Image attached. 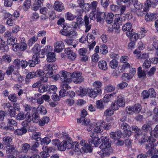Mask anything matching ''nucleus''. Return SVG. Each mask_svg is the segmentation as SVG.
Returning <instances> with one entry per match:
<instances>
[{"label":"nucleus","mask_w":158,"mask_h":158,"mask_svg":"<svg viewBox=\"0 0 158 158\" xmlns=\"http://www.w3.org/2000/svg\"><path fill=\"white\" fill-rule=\"evenodd\" d=\"M6 23L7 25L10 26H12L15 24V20L14 19L10 18L8 19Z\"/></svg>","instance_id":"774afa93"},{"label":"nucleus","mask_w":158,"mask_h":158,"mask_svg":"<svg viewBox=\"0 0 158 158\" xmlns=\"http://www.w3.org/2000/svg\"><path fill=\"white\" fill-rule=\"evenodd\" d=\"M114 17V15L112 13H109L106 18V23L108 24H110L112 23Z\"/></svg>","instance_id":"37998d69"},{"label":"nucleus","mask_w":158,"mask_h":158,"mask_svg":"<svg viewBox=\"0 0 158 158\" xmlns=\"http://www.w3.org/2000/svg\"><path fill=\"white\" fill-rule=\"evenodd\" d=\"M105 14L104 12L101 11L99 8H97L96 17L98 21H102L105 19Z\"/></svg>","instance_id":"aec40b11"},{"label":"nucleus","mask_w":158,"mask_h":158,"mask_svg":"<svg viewBox=\"0 0 158 158\" xmlns=\"http://www.w3.org/2000/svg\"><path fill=\"white\" fill-rule=\"evenodd\" d=\"M84 19L85 26L86 27L85 31L86 32H87L91 29V25L90 24L89 18L87 15H85L84 16Z\"/></svg>","instance_id":"393cba45"},{"label":"nucleus","mask_w":158,"mask_h":158,"mask_svg":"<svg viewBox=\"0 0 158 158\" xmlns=\"http://www.w3.org/2000/svg\"><path fill=\"white\" fill-rule=\"evenodd\" d=\"M2 60L6 63H9L11 61V58L10 55L6 54L3 56Z\"/></svg>","instance_id":"603ef678"},{"label":"nucleus","mask_w":158,"mask_h":158,"mask_svg":"<svg viewBox=\"0 0 158 158\" xmlns=\"http://www.w3.org/2000/svg\"><path fill=\"white\" fill-rule=\"evenodd\" d=\"M132 129L135 134L134 135L135 140H138L139 142L140 143L146 142L147 138H148L146 134H142L141 131L136 126H132Z\"/></svg>","instance_id":"20e7f679"},{"label":"nucleus","mask_w":158,"mask_h":158,"mask_svg":"<svg viewBox=\"0 0 158 158\" xmlns=\"http://www.w3.org/2000/svg\"><path fill=\"white\" fill-rule=\"evenodd\" d=\"M116 93V92H115L110 94H106L103 98V101L105 102H107L111 101L113 99Z\"/></svg>","instance_id":"4be33fe9"},{"label":"nucleus","mask_w":158,"mask_h":158,"mask_svg":"<svg viewBox=\"0 0 158 158\" xmlns=\"http://www.w3.org/2000/svg\"><path fill=\"white\" fill-rule=\"evenodd\" d=\"M77 17L69 12L66 13L65 14V19L69 20H73Z\"/></svg>","instance_id":"a18cd8bd"},{"label":"nucleus","mask_w":158,"mask_h":158,"mask_svg":"<svg viewBox=\"0 0 158 158\" xmlns=\"http://www.w3.org/2000/svg\"><path fill=\"white\" fill-rule=\"evenodd\" d=\"M44 0H35V3L33 7V10L35 11L38 10L41 7V4L43 3Z\"/></svg>","instance_id":"c756f323"},{"label":"nucleus","mask_w":158,"mask_h":158,"mask_svg":"<svg viewBox=\"0 0 158 158\" xmlns=\"http://www.w3.org/2000/svg\"><path fill=\"white\" fill-rule=\"evenodd\" d=\"M53 7L55 10L59 12H61L64 9L62 3L58 1L55 2Z\"/></svg>","instance_id":"2eb2a0df"},{"label":"nucleus","mask_w":158,"mask_h":158,"mask_svg":"<svg viewBox=\"0 0 158 158\" xmlns=\"http://www.w3.org/2000/svg\"><path fill=\"white\" fill-rule=\"evenodd\" d=\"M111 106L112 109L114 110H116L118 109L120 107L118 106V104L117 102L116 101H113L111 104Z\"/></svg>","instance_id":"bf43d9fd"},{"label":"nucleus","mask_w":158,"mask_h":158,"mask_svg":"<svg viewBox=\"0 0 158 158\" xmlns=\"http://www.w3.org/2000/svg\"><path fill=\"white\" fill-rule=\"evenodd\" d=\"M82 73L78 71H76L71 73V80L75 83L79 84L84 80V78L82 76Z\"/></svg>","instance_id":"39448f33"},{"label":"nucleus","mask_w":158,"mask_h":158,"mask_svg":"<svg viewBox=\"0 0 158 158\" xmlns=\"http://www.w3.org/2000/svg\"><path fill=\"white\" fill-rule=\"evenodd\" d=\"M70 142L71 143L72 145V147L70 149H72L75 152H78L80 150V146L78 143L77 142H73L72 143L71 142Z\"/></svg>","instance_id":"f704fd0d"},{"label":"nucleus","mask_w":158,"mask_h":158,"mask_svg":"<svg viewBox=\"0 0 158 158\" xmlns=\"http://www.w3.org/2000/svg\"><path fill=\"white\" fill-rule=\"evenodd\" d=\"M27 132L26 128L22 127L21 128L17 129L14 131V133L15 135H21L26 133Z\"/></svg>","instance_id":"b1692460"},{"label":"nucleus","mask_w":158,"mask_h":158,"mask_svg":"<svg viewBox=\"0 0 158 158\" xmlns=\"http://www.w3.org/2000/svg\"><path fill=\"white\" fill-rule=\"evenodd\" d=\"M38 111L42 115H45L47 112L46 108L42 106H39L38 107Z\"/></svg>","instance_id":"c03bdc74"},{"label":"nucleus","mask_w":158,"mask_h":158,"mask_svg":"<svg viewBox=\"0 0 158 158\" xmlns=\"http://www.w3.org/2000/svg\"><path fill=\"white\" fill-rule=\"evenodd\" d=\"M117 102L120 107H123L125 104V101L124 98L121 97L118 98L117 100Z\"/></svg>","instance_id":"58836bf2"},{"label":"nucleus","mask_w":158,"mask_h":158,"mask_svg":"<svg viewBox=\"0 0 158 158\" xmlns=\"http://www.w3.org/2000/svg\"><path fill=\"white\" fill-rule=\"evenodd\" d=\"M53 74V72H48L47 73L45 76H43L40 78V81L41 83V82H47L48 80V78L52 77V74Z\"/></svg>","instance_id":"a878e982"},{"label":"nucleus","mask_w":158,"mask_h":158,"mask_svg":"<svg viewBox=\"0 0 158 158\" xmlns=\"http://www.w3.org/2000/svg\"><path fill=\"white\" fill-rule=\"evenodd\" d=\"M158 5V0H147L145 5L147 10H149V8L152 7L155 8Z\"/></svg>","instance_id":"9d476101"},{"label":"nucleus","mask_w":158,"mask_h":158,"mask_svg":"<svg viewBox=\"0 0 158 158\" xmlns=\"http://www.w3.org/2000/svg\"><path fill=\"white\" fill-rule=\"evenodd\" d=\"M50 121L48 117L45 116L42 118L39 121V125L40 126H43L46 123H48Z\"/></svg>","instance_id":"72a5a7b5"},{"label":"nucleus","mask_w":158,"mask_h":158,"mask_svg":"<svg viewBox=\"0 0 158 158\" xmlns=\"http://www.w3.org/2000/svg\"><path fill=\"white\" fill-rule=\"evenodd\" d=\"M55 51L57 52H60L62 51L64 48V43L61 41L56 42L55 45Z\"/></svg>","instance_id":"ddd939ff"},{"label":"nucleus","mask_w":158,"mask_h":158,"mask_svg":"<svg viewBox=\"0 0 158 158\" xmlns=\"http://www.w3.org/2000/svg\"><path fill=\"white\" fill-rule=\"evenodd\" d=\"M151 124L149 123L145 124L142 127L143 130L145 132H148L151 130Z\"/></svg>","instance_id":"49530a36"},{"label":"nucleus","mask_w":158,"mask_h":158,"mask_svg":"<svg viewBox=\"0 0 158 158\" xmlns=\"http://www.w3.org/2000/svg\"><path fill=\"white\" fill-rule=\"evenodd\" d=\"M77 35V33L73 29H71L69 31L68 37H73L74 36H76Z\"/></svg>","instance_id":"338daca9"},{"label":"nucleus","mask_w":158,"mask_h":158,"mask_svg":"<svg viewBox=\"0 0 158 158\" xmlns=\"http://www.w3.org/2000/svg\"><path fill=\"white\" fill-rule=\"evenodd\" d=\"M115 89V87L111 85H107L106 87V90L107 92H110L114 91Z\"/></svg>","instance_id":"0e129e2a"},{"label":"nucleus","mask_w":158,"mask_h":158,"mask_svg":"<svg viewBox=\"0 0 158 158\" xmlns=\"http://www.w3.org/2000/svg\"><path fill=\"white\" fill-rule=\"evenodd\" d=\"M47 89L48 86L46 84L40 83L39 86L38 90L40 92L43 93L46 92L47 91Z\"/></svg>","instance_id":"c9c22d12"},{"label":"nucleus","mask_w":158,"mask_h":158,"mask_svg":"<svg viewBox=\"0 0 158 158\" xmlns=\"http://www.w3.org/2000/svg\"><path fill=\"white\" fill-rule=\"evenodd\" d=\"M133 106H127L126 108V112L129 114H132L135 113L134 110Z\"/></svg>","instance_id":"e2e57ef3"},{"label":"nucleus","mask_w":158,"mask_h":158,"mask_svg":"<svg viewBox=\"0 0 158 158\" xmlns=\"http://www.w3.org/2000/svg\"><path fill=\"white\" fill-rule=\"evenodd\" d=\"M61 74L60 80L62 83H69L72 81L71 77V73L64 71H62L60 72Z\"/></svg>","instance_id":"0eeeda50"},{"label":"nucleus","mask_w":158,"mask_h":158,"mask_svg":"<svg viewBox=\"0 0 158 158\" xmlns=\"http://www.w3.org/2000/svg\"><path fill=\"white\" fill-rule=\"evenodd\" d=\"M122 29L123 31L127 32L131 31H133L132 29V26L131 23H127L123 27Z\"/></svg>","instance_id":"2f4dec72"},{"label":"nucleus","mask_w":158,"mask_h":158,"mask_svg":"<svg viewBox=\"0 0 158 158\" xmlns=\"http://www.w3.org/2000/svg\"><path fill=\"white\" fill-rule=\"evenodd\" d=\"M72 147L71 143L69 141H64L58 146V149L61 151H64L66 148L70 149Z\"/></svg>","instance_id":"6e6552de"},{"label":"nucleus","mask_w":158,"mask_h":158,"mask_svg":"<svg viewBox=\"0 0 158 158\" xmlns=\"http://www.w3.org/2000/svg\"><path fill=\"white\" fill-rule=\"evenodd\" d=\"M3 143L5 145H10L12 143V139L10 136H6L3 138Z\"/></svg>","instance_id":"e433bc0d"},{"label":"nucleus","mask_w":158,"mask_h":158,"mask_svg":"<svg viewBox=\"0 0 158 158\" xmlns=\"http://www.w3.org/2000/svg\"><path fill=\"white\" fill-rule=\"evenodd\" d=\"M137 74L138 77L139 78H144L146 77L145 72L142 70L141 67H139L138 69Z\"/></svg>","instance_id":"473e14b6"},{"label":"nucleus","mask_w":158,"mask_h":158,"mask_svg":"<svg viewBox=\"0 0 158 158\" xmlns=\"http://www.w3.org/2000/svg\"><path fill=\"white\" fill-rule=\"evenodd\" d=\"M104 122L102 121H99L96 123H94L90 124V126L87 127V130L90 132V136L94 138V133H99L103 131L102 127Z\"/></svg>","instance_id":"7ed1b4c3"},{"label":"nucleus","mask_w":158,"mask_h":158,"mask_svg":"<svg viewBox=\"0 0 158 158\" xmlns=\"http://www.w3.org/2000/svg\"><path fill=\"white\" fill-rule=\"evenodd\" d=\"M151 62L148 60H145L143 64V67L146 69L149 68L151 66Z\"/></svg>","instance_id":"69168bd1"},{"label":"nucleus","mask_w":158,"mask_h":158,"mask_svg":"<svg viewBox=\"0 0 158 158\" xmlns=\"http://www.w3.org/2000/svg\"><path fill=\"white\" fill-rule=\"evenodd\" d=\"M31 1L30 0H26L23 4V8L25 10L29 9L31 6Z\"/></svg>","instance_id":"de8ad7c7"},{"label":"nucleus","mask_w":158,"mask_h":158,"mask_svg":"<svg viewBox=\"0 0 158 158\" xmlns=\"http://www.w3.org/2000/svg\"><path fill=\"white\" fill-rule=\"evenodd\" d=\"M150 136H148L147 135L148 137H150V139L151 140L152 139H155L154 138H152V137L155 138H158V131H156L154 130H153L151 131L150 133Z\"/></svg>","instance_id":"3c124183"},{"label":"nucleus","mask_w":158,"mask_h":158,"mask_svg":"<svg viewBox=\"0 0 158 158\" xmlns=\"http://www.w3.org/2000/svg\"><path fill=\"white\" fill-rule=\"evenodd\" d=\"M77 122L78 123H81L82 125H86L89 123V120L88 119L81 117L80 119L77 120Z\"/></svg>","instance_id":"7c9ffc66"},{"label":"nucleus","mask_w":158,"mask_h":158,"mask_svg":"<svg viewBox=\"0 0 158 158\" xmlns=\"http://www.w3.org/2000/svg\"><path fill=\"white\" fill-rule=\"evenodd\" d=\"M25 118V115L23 112H20L16 116V118L19 120H24Z\"/></svg>","instance_id":"13d9d810"},{"label":"nucleus","mask_w":158,"mask_h":158,"mask_svg":"<svg viewBox=\"0 0 158 158\" xmlns=\"http://www.w3.org/2000/svg\"><path fill=\"white\" fill-rule=\"evenodd\" d=\"M98 4V2L96 1H93L90 4L91 9L93 11L97 10V7Z\"/></svg>","instance_id":"052dcab7"},{"label":"nucleus","mask_w":158,"mask_h":158,"mask_svg":"<svg viewBox=\"0 0 158 158\" xmlns=\"http://www.w3.org/2000/svg\"><path fill=\"white\" fill-rule=\"evenodd\" d=\"M133 107L134 109V112L135 113H139L141 109V106L139 104H135Z\"/></svg>","instance_id":"5fc2aeb1"},{"label":"nucleus","mask_w":158,"mask_h":158,"mask_svg":"<svg viewBox=\"0 0 158 158\" xmlns=\"http://www.w3.org/2000/svg\"><path fill=\"white\" fill-rule=\"evenodd\" d=\"M57 68V65L54 64H52L48 65H46L44 67V69L48 72H52L53 70H55Z\"/></svg>","instance_id":"f3484780"},{"label":"nucleus","mask_w":158,"mask_h":158,"mask_svg":"<svg viewBox=\"0 0 158 158\" xmlns=\"http://www.w3.org/2000/svg\"><path fill=\"white\" fill-rule=\"evenodd\" d=\"M32 60H30V66L31 67H34L35 65L39 63L40 61L38 56L36 54H34L33 56Z\"/></svg>","instance_id":"a211bd4d"},{"label":"nucleus","mask_w":158,"mask_h":158,"mask_svg":"<svg viewBox=\"0 0 158 158\" xmlns=\"http://www.w3.org/2000/svg\"><path fill=\"white\" fill-rule=\"evenodd\" d=\"M114 23L112 25L113 28L115 29H118L120 26L122 24V21L119 16V15H115Z\"/></svg>","instance_id":"f8f14e48"},{"label":"nucleus","mask_w":158,"mask_h":158,"mask_svg":"<svg viewBox=\"0 0 158 158\" xmlns=\"http://www.w3.org/2000/svg\"><path fill=\"white\" fill-rule=\"evenodd\" d=\"M157 14L155 13H147L145 17V20L147 21H151L157 18Z\"/></svg>","instance_id":"6ab92c4d"},{"label":"nucleus","mask_w":158,"mask_h":158,"mask_svg":"<svg viewBox=\"0 0 158 158\" xmlns=\"http://www.w3.org/2000/svg\"><path fill=\"white\" fill-rule=\"evenodd\" d=\"M7 149L6 150L7 153H15L17 152V150L16 148L13 145H7L6 147Z\"/></svg>","instance_id":"cd10ccee"},{"label":"nucleus","mask_w":158,"mask_h":158,"mask_svg":"<svg viewBox=\"0 0 158 158\" xmlns=\"http://www.w3.org/2000/svg\"><path fill=\"white\" fill-rule=\"evenodd\" d=\"M39 141L42 145H48L50 143L51 140L49 138L46 137L44 138H40Z\"/></svg>","instance_id":"a19ab883"},{"label":"nucleus","mask_w":158,"mask_h":158,"mask_svg":"<svg viewBox=\"0 0 158 158\" xmlns=\"http://www.w3.org/2000/svg\"><path fill=\"white\" fill-rule=\"evenodd\" d=\"M38 39V38L37 36H34L28 40V45L30 46H31L33 44H34L37 41Z\"/></svg>","instance_id":"8fccbe9b"},{"label":"nucleus","mask_w":158,"mask_h":158,"mask_svg":"<svg viewBox=\"0 0 158 158\" xmlns=\"http://www.w3.org/2000/svg\"><path fill=\"white\" fill-rule=\"evenodd\" d=\"M98 66L100 69L104 71H106L108 69L107 63L105 60L100 61L98 63Z\"/></svg>","instance_id":"5701e85b"},{"label":"nucleus","mask_w":158,"mask_h":158,"mask_svg":"<svg viewBox=\"0 0 158 158\" xmlns=\"http://www.w3.org/2000/svg\"><path fill=\"white\" fill-rule=\"evenodd\" d=\"M121 128L124 131V136L126 137H129L131 135V132L130 126L127 123H122L121 125Z\"/></svg>","instance_id":"1a4fd4ad"},{"label":"nucleus","mask_w":158,"mask_h":158,"mask_svg":"<svg viewBox=\"0 0 158 158\" xmlns=\"http://www.w3.org/2000/svg\"><path fill=\"white\" fill-rule=\"evenodd\" d=\"M156 141V139H152V140L151 139L150 137L147 138V140L146 141L148 142H152V143H149L147 144L146 146V148L149 150L147 152L146 155L147 156L150 155L152 154V149L156 148V144L154 143Z\"/></svg>","instance_id":"423d86ee"},{"label":"nucleus","mask_w":158,"mask_h":158,"mask_svg":"<svg viewBox=\"0 0 158 158\" xmlns=\"http://www.w3.org/2000/svg\"><path fill=\"white\" fill-rule=\"evenodd\" d=\"M89 145L84 140H82L80 142V144L82 146L80 149V152L81 153H87L91 152L92 148L91 147H97L100 143V139L98 137L93 138L88 140Z\"/></svg>","instance_id":"f257e3e1"},{"label":"nucleus","mask_w":158,"mask_h":158,"mask_svg":"<svg viewBox=\"0 0 158 158\" xmlns=\"http://www.w3.org/2000/svg\"><path fill=\"white\" fill-rule=\"evenodd\" d=\"M40 133L38 132H35L33 133L31 136V139H32L36 140L38 141L40 140V137L39 136L40 135Z\"/></svg>","instance_id":"09e8293b"},{"label":"nucleus","mask_w":158,"mask_h":158,"mask_svg":"<svg viewBox=\"0 0 158 158\" xmlns=\"http://www.w3.org/2000/svg\"><path fill=\"white\" fill-rule=\"evenodd\" d=\"M87 41L89 44H91L93 42H95L94 41V37L93 35L88 34L87 35Z\"/></svg>","instance_id":"680f3d73"},{"label":"nucleus","mask_w":158,"mask_h":158,"mask_svg":"<svg viewBox=\"0 0 158 158\" xmlns=\"http://www.w3.org/2000/svg\"><path fill=\"white\" fill-rule=\"evenodd\" d=\"M88 89L81 87L79 88V90L77 93V94L79 96L83 97L85 96L88 94Z\"/></svg>","instance_id":"bb28decb"},{"label":"nucleus","mask_w":158,"mask_h":158,"mask_svg":"<svg viewBox=\"0 0 158 158\" xmlns=\"http://www.w3.org/2000/svg\"><path fill=\"white\" fill-rule=\"evenodd\" d=\"M17 40L15 38L13 37H11L8 38L7 40V43L8 44L13 45L16 42Z\"/></svg>","instance_id":"4d7b16f0"},{"label":"nucleus","mask_w":158,"mask_h":158,"mask_svg":"<svg viewBox=\"0 0 158 158\" xmlns=\"http://www.w3.org/2000/svg\"><path fill=\"white\" fill-rule=\"evenodd\" d=\"M133 3L134 7L137 9L141 10L143 7V4L139 2L138 0H135L132 2Z\"/></svg>","instance_id":"ea45409f"},{"label":"nucleus","mask_w":158,"mask_h":158,"mask_svg":"<svg viewBox=\"0 0 158 158\" xmlns=\"http://www.w3.org/2000/svg\"><path fill=\"white\" fill-rule=\"evenodd\" d=\"M121 132L119 130H116L115 131H112L110 134V137L114 140H118L121 137Z\"/></svg>","instance_id":"4468645a"},{"label":"nucleus","mask_w":158,"mask_h":158,"mask_svg":"<svg viewBox=\"0 0 158 158\" xmlns=\"http://www.w3.org/2000/svg\"><path fill=\"white\" fill-rule=\"evenodd\" d=\"M118 62L116 59H113L110 61L109 63V65L111 69H115L117 67Z\"/></svg>","instance_id":"4c0bfd02"},{"label":"nucleus","mask_w":158,"mask_h":158,"mask_svg":"<svg viewBox=\"0 0 158 158\" xmlns=\"http://www.w3.org/2000/svg\"><path fill=\"white\" fill-rule=\"evenodd\" d=\"M47 60L48 62H53L56 60V55L53 52H48L47 55Z\"/></svg>","instance_id":"412c9836"},{"label":"nucleus","mask_w":158,"mask_h":158,"mask_svg":"<svg viewBox=\"0 0 158 158\" xmlns=\"http://www.w3.org/2000/svg\"><path fill=\"white\" fill-rule=\"evenodd\" d=\"M113 110L111 108H108L104 112V115L106 116H110L114 114Z\"/></svg>","instance_id":"6e6d98bb"},{"label":"nucleus","mask_w":158,"mask_h":158,"mask_svg":"<svg viewBox=\"0 0 158 158\" xmlns=\"http://www.w3.org/2000/svg\"><path fill=\"white\" fill-rule=\"evenodd\" d=\"M77 18L76 22H73L72 23V26L74 28H77L80 26V25L82 24L83 23L82 19L80 17L78 18L77 16L76 17Z\"/></svg>","instance_id":"c85d7f7f"},{"label":"nucleus","mask_w":158,"mask_h":158,"mask_svg":"<svg viewBox=\"0 0 158 158\" xmlns=\"http://www.w3.org/2000/svg\"><path fill=\"white\" fill-rule=\"evenodd\" d=\"M100 52L101 54L104 55L107 53L108 50L107 46L104 44L101 45L100 47Z\"/></svg>","instance_id":"79ce46f5"},{"label":"nucleus","mask_w":158,"mask_h":158,"mask_svg":"<svg viewBox=\"0 0 158 158\" xmlns=\"http://www.w3.org/2000/svg\"><path fill=\"white\" fill-rule=\"evenodd\" d=\"M126 35L129 38H130L132 40L136 41L139 38V34L135 33L133 31L126 32Z\"/></svg>","instance_id":"dca6fc26"},{"label":"nucleus","mask_w":158,"mask_h":158,"mask_svg":"<svg viewBox=\"0 0 158 158\" xmlns=\"http://www.w3.org/2000/svg\"><path fill=\"white\" fill-rule=\"evenodd\" d=\"M101 139L102 143L100 146L99 148L101 150L98 151V153L101 156H108L112 152V148H110L111 143L108 138L105 136H102Z\"/></svg>","instance_id":"f03ea898"},{"label":"nucleus","mask_w":158,"mask_h":158,"mask_svg":"<svg viewBox=\"0 0 158 158\" xmlns=\"http://www.w3.org/2000/svg\"><path fill=\"white\" fill-rule=\"evenodd\" d=\"M131 67V65H130L128 63H124L122 65L121 69H120V70L122 72H123L125 71V69L130 68Z\"/></svg>","instance_id":"864d4df0"},{"label":"nucleus","mask_w":158,"mask_h":158,"mask_svg":"<svg viewBox=\"0 0 158 158\" xmlns=\"http://www.w3.org/2000/svg\"><path fill=\"white\" fill-rule=\"evenodd\" d=\"M102 90L101 89H88V95L92 98H94L96 97L98 94H101Z\"/></svg>","instance_id":"9b49d317"}]
</instances>
